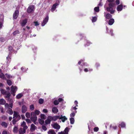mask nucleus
I'll list each match as a JSON object with an SVG mask.
<instances>
[{
	"mask_svg": "<svg viewBox=\"0 0 134 134\" xmlns=\"http://www.w3.org/2000/svg\"><path fill=\"white\" fill-rule=\"evenodd\" d=\"M11 92H16L15 90H16L17 89V87L16 86H15L14 87L13 86H12L11 87Z\"/></svg>",
	"mask_w": 134,
	"mask_h": 134,
	"instance_id": "obj_18",
	"label": "nucleus"
},
{
	"mask_svg": "<svg viewBox=\"0 0 134 134\" xmlns=\"http://www.w3.org/2000/svg\"><path fill=\"white\" fill-rule=\"evenodd\" d=\"M38 122L41 125H43L44 123V121L43 120L39 119L38 120Z\"/></svg>",
	"mask_w": 134,
	"mask_h": 134,
	"instance_id": "obj_28",
	"label": "nucleus"
},
{
	"mask_svg": "<svg viewBox=\"0 0 134 134\" xmlns=\"http://www.w3.org/2000/svg\"><path fill=\"white\" fill-rule=\"evenodd\" d=\"M24 130L23 128H20L19 129V133L20 134H24L25 133H24Z\"/></svg>",
	"mask_w": 134,
	"mask_h": 134,
	"instance_id": "obj_27",
	"label": "nucleus"
},
{
	"mask_svg": "<svg viewBox=\"0 0 134 134\" xmlns=\"http://www.w3.org/2000/svg\"><path fill=\"white\" fill-rule=\"evenodd\" d=\"M2 119L3 120H5L7 119V117L4 115L3 116L1 117Z\"/></svg>",
	"mask_w": 134,
	"mask_h": 134,
	"instance_id": "obj_53",
	"label": "nucleus"
},
{
	"mask_svg": "<svg viewBox=\"0 0 134 134\" xmlns=\"http://www.w3.org/2000/svg\"><path fill=\"white\" fill-rule=\"evenodd\" d=\"M105 17L107 19H109L112 17V15L108 13L106 14Z\"/></svg>",
	"mask_w": 134,
	"mask_h": 134,
	"instance_id": "obj_19",
	"label": "nucleus"
},
{
	"mask_svg": "<svg viewBox=\"0 0 134 134\" xmlns=\"http://www.w3.org/2000/svg\"><path fill=\"white\" fill-rule=\"evenodd\" d=\"M70 120L71 124H73L74 123V119L73 118H70Z\"/></svg>",
	"mask_w": 134,
	"mask_h": 134,
	"instance_id": "obj_36",
	"label": "nucleus"
},
{
	"mask_svg": "<svg viewBox=\"0 0 134 134\" xmlns=\"http://www.w3.org/2000/svg\"><path fill=\"white\" fill-rule=\"evenodd\" d=\"M19 11L18 10H16L13 14V18L14 19H16L19 15Z\"/></svg>",
	"mask_w": 134,
	"mask_h": 134,
	"instance_id": "obj_5",
	"label": "nucleus"
},
{
	"mask_svg": "<svg viewBox=\"0 0 134 134\" xmlns=\"http://www.w3.org/2000/svg\"><path fill=\"white\" fill-rule=\"evenodd\" d=\"M23 96V94L22 93H20L17 94L16 96V98L17 99H19Z\"/></svg>",
	"mask_w": 134,
	"mask_h": 134,
	"instance_id": "obj_25",
	"label": "nucleus"
},
{
	"mask_svg": "<svg viewBox=\"0 0 134 134\" xmlns=\"http://www.w3.org/2000/svg\"><path fill=\"white\" fill-rule=\"evenodd\" d=\"M100 66V65L99 63H96L95 64V66L97 68L99 67Z\"/></svg>",
	"mask_w": 134,
	"mask_h": 134,
	"instance_id": "obj_63",
	"label": "nucleus"
},
{
	"mask_svg": "<svg viewBox=\"0 0 134 134\" xmlns=\"http://www.w3.org/2000/svg\"><path fill=\"white\" fill-rule=\"evenodd\" d=\"M115 2L116 4L117 5H118L120 3V1L119 0H116Z\"/></svg>",
	"mask_w": 134,
	"mask_h": 134,
	"instance_id": "obj_56",
	"label": "nucleus"
},
{
	"mask_svg": "<svg viewBox=\"0 0 134 134\" xmlns=\"http://www.w3.org/2000/svg\"><path fill=\"white\" fill-rule=\"evenodd\" d=\"M23 129L24 130V133H25L26 130L28 128V127L26 125H25L24 126H23Z\"/></svg>",
	"mask_w": 134,
	"mask_h": 134,
	"instance_id": "obj_33",
	"label": "nucleus"
},
{
	"mask_svg": "<svg viewBox=\"0 0 134 134\" xmlns=\"http://www.w3.org/2000/svg\"><path fill=\"white\" fill-rule=\"evenodd\" d=\"M13 132L14 133H16L18 131V128L16 126H15L13 129Z\"/></svg>",
	"mask_w": 134,
	"mask_h": 134,
	"instance_id": "obj_30",
	"label": "nucleus"
},
{
	"mask_svg": "<svg viewBox=\"0 0 134 134\" xmlns=\"http://www.w3.org/2000/svg\"><path fill=\"white\" fill-rule=\"evenodd\" d=\"M14 113L13 119H16L18 121L19 120L21 119V117L19 113L15 111H14Z\"/></svg>",
	"mask_w": 134,
	"mask_h": 134,
	"instance_id": "obj_2",
	"label": "nucleus"
},
{
	"mask_svg": "<svg viewBox=\"0 0 134 134\" xmlns=\"http://www.w3.org/2000/svg\"><path fill=\"white\" fill-rule=\"evenodd\" d=\"M42 128L44 131H46L47 130V128L44 125H43L42 126Z\"/></svg>",
	"mask_w": 134,
	"mask_h": 134,
	"instance_id": "obj_50",
	"label": "nucleus"
},
{
	"mask_svg": "<svg viewBox=\"0 0 134 134\" xmlns=\"http://www.w3.org/2000/svg\"><path fill=\"white\" fill-rule=\"evenodd\" d=\"M35 26H37L39 25V24L38 23L37 21H34V22Z\"/></svg>",
	"mask_w": 134,
	"mask_h": 134,
	"instance_id": "obj_55",
	"label": "nucleus"
},
{
	"mask_svg": "<svg viewBox=\"0 0 134 134\" xmlns=\"http://www.w3.org/2000/svg\"><path fill=\"white\" fill-rule=\"evenodd\" d=\"M75 114L74 113H72L71 114L70 116L71 117H73L75 116Z\"/></svg>",
	"mask_w": 134,
	"mask_h": 134,
	"instance_id": "obj_62",
	"label": "nucleus"
},
{
	"mask_svg": "<svg viewBox=\"0 0 134 134\" xmlns=\"http://www.w3.org/2000/svg\"><path fill=\"white\" fill-rule=\"evenodd\" d=\"M92 69H90L89 70H88V69L87 68H85L84 69V71L85 72H87L88 71H92Z\"/></svg>",
	"mask_w": 134,
	"mask_h": 134,
	"instance_id": "obj_47",
	"label": "nucleus"
},
{
	"mask_svg": "<svg viewBox=\"0 0 134 134\" xmlns=\"http://www.w3.org/2000/svg\"><path fill=\"white\" fill-rule=\"evenodd\" d=\"M43 112L45 113H47L48 112L47 110L46 109H43Z\"/></svg>",
	"mask_w": 134,
	"mask_h": 134,
	"instance_id": "obj_64",
	"label": "nucleus"
},
{
	"mask_svg": "<svg viewBox=\"0 0 134 134\" xmlns=\"http://www.w3.org/2000/svg\"><path fill=\"white\" fill-rule=\"evenodd\" d=\"M1 125L4 128H6L7 127L8 125L6 122L2 121L1 122Z\"/></svg>",
	"mask_w": 134,
	"mask_h": 134,
	"instance_id": "obj_16",
	"label": "nucleus"
},
{
	"mask_svg": "<svg viewBox=\"0 0 134 134\" xmlns=\"http://www.w3.org/2000/svg\"><path fill=\"white\" fill-rule=\"evenodd\" d=\"M52 112L54 113H57L58 111V110L56 107H53L52 108Z\"/></svg>",
	"mask_w": 134,
	"mask_h": 134,
	"instance_id": "obj_15",
	"label": "nucleus"
},
{
	"mask_svg": "<svg viewBox=\"0 0 134 134\" xmlns=\"http://www.w3.org/2000/svg\"><path fill=\"white\" fill-rule=\"evenodd\" d=\"M59 117V115H57L56 116H49L48 117V118L50 120H51V121H55L58 119Z\"/></svg>",
	"mask_w": 134,
	"mask_h": 134,
	"instance_id": "obj_3",
	"label": "nucleus"
},
{
	"mask_svg": "<svg viewBox=\"0 0 134 134\" xmlns=\"http://www.w3.org/2000/svg\"><path fill=\"white\" fill-rule=\"evenodd\" d=\"M0 110L2 113H4V109L3 107H0Z\"/></svg>",
	"mask_w": 134,
	"mask_h": 134,
	"instance_id": "obj_51",
	"label": "nucleus"
},
{
	"mask_svg": "<svg viewBox=\"0 0 134 134\" xmlns=\"http://www.w3.org/2000/svg\"><path fill=\"white\" fill-rule=\"evenodd\" d=\"M25 120L26 122L28 123H31V121L29 119H25Z\"/></svg>",
	"mask_w": 134,
	"mask_h": 134,
	"instance_id": "obj_54",
	"label": "nucleus"
},
{
	"mask_svg": "<svg viewBox=\"0 0 134 134\" xmlns=\"http://www.w3.org/2000/svg\"><path fill=\"white\" fill-rule=\"evenodd\" d=\"M26 117L27 118H30V113L29 112H27L25 114Z\"/></svg>",
	"mask_w": 134,
	"mask_h": 134,
	"instance_id": "obj_37",
	"label": "nucleus"
},
{
	"mask_svg": "<svg viewBox=\"0 0 134 134\" xmlns=\"http://www.w3.org/2000/svg\"><path fill=\"white\" fill-rule=\"evenodd\" d=\"M8 49L10 51H11L12 49V46H9L8 47Z\"/></svg>",
	"mask_w": 134,
	"mask_h": 134,
	"instance_id": "obj_61",
	"label": "nucleus"
},
{
	"mask_svg": "<svg viewBox=\"0 0 134 134\" xmlns=\"http://www.w3.org/2000/svg\"><path fill=\"white\" fill-rule=\"evenodd\" d=\"M53 127L54 129H59L60 128V126L57 123H55L53 125Z\"/></svg>",
	"mask_w": 134,
	"mask_h": 134,
	"instance_id": "obj_12",
	"label": "nucleus"
},
{
	"mask_svg": "<svg viewBox=\"0 0 134 134\" xmlns=\"http://www.w3.org/2000/svg\"><path fill=\"white\" fill-rule=\"evenodd\" d=\"M30 109L31 110H33L34 109V105L33 104L31 105L30 106Z\"/></svg>",
	"mask_w": 134,
	"mask_h": 134,
	"instance_id": "obj_46",
	"label": "nucleus"
},
{
	"mask_svg": "<svg viewBox=\"0 0 134 134\" xmlns=\"http://www.w3.org/2000/svg\"><path fill=\"white\" fill-rule=\"evenodd\" d=\"M6 80L7 83L8 85L10 86L12 85V83L11 81L9 79H6Z\"/></svg>",
	"mask_w": 134,
	"mask_h": 134,
	"instance_id": "obj_26",
	"label": "nucleus"
},
{
	"mask_svg": "<svg viewBox=\"0 0 134 134\" xmlns=\"http://www.w3.org/2000/svg\"><path fill=\"white\" fill-rule=\"evenodd\" d=\"M120 126L122 128L125 127V125L124 123L122 122L120 124Z\"/></svg>",
	"mask_w": 134,
	"mask_h": 134,
	"instance_id": "obj_38",
	"label": "nucleus"
},
{
	"mask_svg": "<svg viewBox=\"0 0 134 134\" xmlns=\"http://www.w3.org/2000/svg\"><path fill=\"white\" fill-rule=\"evenodd\" d=\"M49 19V17L48 15L46 16V18L43 20V21L42 24V26H44L48 22Z\"/></svg>",
	"mask_w": 134,
	"mask_h": 134,
	"instance_id": "obj_4",
	"label": "nucleus"
},
{
	"mask_svg": "<svg viewBox=\"0 0 134 134\" xmlns=\"http://www.w3.org/2000/svg\"><path fill=\"white\" fill-rule=\"evenodd\" d=\"M31 117H35V116H37L35 114V113L33 112H32L31 114Z\"/></svg>",
	"mask_w": 134,
	"mask_h": 134,
	"instance_id": "obj_39",
	"label": "nucleus"
},
{
	"mask_svg": "<svg viewBox=\"0 0 134 134\" xmlns=\"http://www.w3.org/2000/svg\"><path fill=\"white\" fill-rule=\"evenodd\" d=\"M123 8V5L121 4L120 5H118L116 8V9L118 11H121L122 10Z\"/></svg>",
	"mask_w": 134,
	"mask_h": 134,
	"instance_id": "obj_9",
	"label": "nucleus"
},
{
	"mask_svg": "<svg viewBox=\"0 0 134 134\" xmlns=\"http://www.w3.org/2000/svg\"><path fill=\"white\" fill-rule=\"evenodd\" d=\"M99 130V128L98 127H95L94 128V132H97Z\"/></svg>",
	"mask_w": 134,
	"mask_h": 134,
	"instance_id": "obj_48",
	"label": "nucleus"
},
{
	"mask_svg": "<svg viewBox=\"0 0 134 134\" xmlns=\"http://www.w3.org/2000/svg\"><path fill=\"white\" fill-rule=\"evenodd\" d=\"M18 120L16 119H13L12 121L13 124V125H15L17 122L18 121Z\"/></svg>",
	"mask_w": 134,
	"mask_h": 134,
	"instance_id": "obj_34",
	"label": "nucleus"
},
{
	"mask_svg": "<svg viewBox=\"0 0 134 134\" xmlns=\"http://www.w3.org/2000/svg\"><path fill=\"white\" fill-rule=\"evenodd\" d=\"M115 0H107L109 3L108 4V7L106 8V10L108 12H110V14H113L114 13L115 10L113 9L115 6V3H113Z\"/></svg>",
	"mask_w": 134,
	"mask_h": 134,
	"instance_id": "obj_1",
	"label": "nucleus"
},
{
	"mask_svg": "<svg viewBox=\"0 0 134 134\" xmlns=\"http://www.w3.org/2000/svg\"><path fill=\"white\" fill-rule=\"evenodd\" d=\"M7 112L9 114L11 115H12L13 113L12 109L9 108H8L7 111Z\"/></svg>",
	"mask_w": 134,
	"mask_h": 134,
	"instance_id": "obj_23",
	"label": "nucleus"
},
{
	"mask_svg": "<svg viewBox=\"0 0 134 134\" xmlns=\"http://www.w3.org/2000/svg\"><path fill=\"white\" fill-rule=\"evenodd\" d=\"M6 91L5 90H4L3 89H2V88L0 89V91L1 92V93L3 95L5 93Z\"/></svg>",
	"mask_w": 134,
	"mask_h": 134,
	"instance_id": "obj_41",
	"label": "nucleus"
},
{
	"mask_svg": "<svg viewBox=\"0 0 134 134\" xmlns=\"http://www.w3.org/2000/svg\"><path fill=\"white\" fill-rule=\"evenodd\" d=\"M36 126L34 124H32L31 126L30 131L31 132H33L36 129Z\"/></svg>",
	"mask_w": 134,
	"mask_h": 134,
	"instance_id": "obj_11",
	"label": "nucleus"
},
{
	"mask_svg": "<svg viewBox=\"0 0 134 134\" xmlns=\"http://www.w3.org/2000/svg\"><path fill=\"white\" fill-rule=\"evenodd\" d=\"M63 100V99L62 98H59L58 99V101L59 102H61Z\"/></svg>",
	"mask_w": 134,
	"mask_h": 134,
	"instance_id": "obj_58",
	"label": "nucleus"
},
{
	"mask_svg": "<svg viewBox=\"0 0 134 134\" xmlns=\"http://www.w3.org/2000/svg\"><path fill=\"white\" fill-rule=\"evenodd\" d=\"M94 11L97 12H98L99 11V7H96L94 8Z\"/></svg>",
	"mask_w": 134,
	"mask_h": 134,
	"instance_id": "obj_35",
	"label": "nucleus"
},
{
	"mask_svg": "<svg viewBox=\"0 0 134 134\" xmlns=\"http://www.w3.org/2000/svg\"><path fill=\"white\" fill-rule=\"evenodd\" d=\"M114 22V19L113 18H111L109 21L108 24L110 25H111L113 24Z\"/></svg>",
	"mask_w": 134,
	"mask_h": 134,
	"instance_id": "obj_17",
	"label": "nucleus"
},
{
	"mask_svg": "<svg viewBox=\"0 0 134 134\" xmlns=\"http://www.w3.org/2000/svg\"><path fill=\"white\" fill-rule=\"evenodd\" d=\"M97 20V18L96 16L93 17L92 21L93 22H94L96 21Z\"/></svg>",
	"mask_w": 134,
	"mask_h": 134,
	"instance_id": "obj_45",
	"label": "nucleus"
},
{
	"mask_svg": "<svg viewBox=\"0 0 134 134\" xmlns=\"http://www.w3.org/2000/svg\"><path fill=\"white\" fill-rule=\"evenodd\" d=\"M5 104V107L6 108H8L9 107V106L8 103H6Z\"/></svg>",
	"mask_w": 134,
	"mask_h": 134,
	"instance_id": "obj_57",
	"label": "nucleus"
},
{
	"mask_svg": "<svg viewBox=\"0 0 134 134\" xmlns=\"http://www.w3.org/2000/svg\"><path fill=\"white\" fill-rule=\"evenodd\" d=\"M58 5V3H55L52 5L51 9V10L52 12H53V11L55 10L56 8V7Z\"/></svg>",
	"mask_w": 134,
	"mask_h": 134,
	"instance_id": "obj_8",
	"label": "nucleus"
},
{
	"mask_svg": "<svg viewBox=\"0 0 134 134\" xmlns=\"http://www.w3.org/2000/svg\"><path fill=\"white\" fill-rule=\"evenodd\" d=\"M48 134H56V133L53 130H50L48 132Z\"/></svg>",
	"mask_w": 134,
	"mask_h": 134,
	"instance_id": "obj_22",
	"label": "nucleus"
},
{
	"mask_svg": "<svg viewBox=\"0 0 134 134\" xmlns=\"http://www.w3.org/2000/svg\"><path fill=\"white\" fill-rule=\"evenodd\" d=\"M45 115L44 114H41L40 115L41 118L43 119L44 120L45 119Z\"/></svg>",
	"mask_w": 134,
	"mask_h": 134,
	"instance_id": "obj_49",
	"label": "nucleus"
},
{
	"mask_svg": "<svg viewBox=\"0 0 134 134\" xmlns=\"http://www.w3.org/2000/svg\"><path fill=\"white\" fill-rule=\"evenodd\" d=\"M44 102L42 98H40L39 100V103L40 104H42Z\"/></svg>",
	"mask_w": 134,
	"mask_h": 134,
	"instance_id": "obj_43",
	"label": "nucleus"
},
{
	"mask_svg": "<svg viewBox=\"0 0 134 134\" xmlns=\"http://www.w3.org/2000/svg\"><path fill=\"white\" fill-rule=\"evenodd\" d=\"M6 103L5 100L3 99H0V104L2 105H4Z\"/></svg>",
	"mask_w": 134,
	"mask_h": 134,
	"instance_id": "obj_24",
	"label": "nucleus"
},
{
	"mask_svg": "<svg viewBox=\"0 0 134 134\" xmlns=\"http://www.w3.org/2000/svg\"><path fill=\"white\" fill-rule=\"evenodd\" d=\"M58 119H62V120L63 122H64L66 120H67V118L65 116H63L62 115L61 116L59 115V117Z\"/></svg>",
	"mask_w": 134,
	"mask_h": 134,
	"instance_id": "obj_7",
	"label": "nucleus"
},
{
	"mask_svg": "<svg viewBox=\"0 0 134 134\" xmlns=\"http://www.w3.org/2000/svg\"><path fill=\"white\" fill-rule=\"evenodd\" d=\"M27 22V20L25 19L23 20L21 23V25L22 27L24 26Z\"/></svg>",
	"mask_w": 134,
	"mask_h": 134,
	"instance_id": "obj_14",
	"label": "nucleus"
},
{
	"mask_svg": "<svg viewBox=\"0 0 134 134\" xmlns=\"http://www.w3.org/2000/svg\"><path fill=\"white\" fill-rule=\"evenodd\" d=\"M69 131V128L68 127H66L64 130V133L65 134H68Z\"/></svg>",
	"mask_w": 134,
	"mask_h": 134,
	"instance_id": "obj_42",
	"label": "nucleus"
},
{
	"mask_svg": "<svg viewBox=\"0 0 134 134\" xmlns=\"http://www.w3.org/2000/svg\"><path fill=\"white\" fill-rule=\"evenodd\" d=\"M27 110V108L26 106L24 105L22 106L21 108V111L23 113H25Z\"/></svg>",
	"mask_w": 134,
	"mask_h": 134,
	"instance_id": "obj_10",
	"label": "nucleus"
},
{
	"mask_svg": "<svg viewBox=\"0 0 134 134\" xmlns=\"http://www.w3.org/2000/svg\"><path fill=\"white\" fill-rule=\"evenodd\" d=\"M36 115H38L40 113V112L38 110H35L34 112Z\"/></svg>",
	"mask_w": 134,
	"mask_h": 134,
	"instance_id": "obj_40",
	"label": "nucleus"
},
{
	"mask_svg": "<svg viewBox=\"0 0 134 134\" xmlns=\"http://www.w3.org/2000/svg\"><path fill=\"white\" fill-rule=\"evenodd\" d=\"M26 123L25 121H23V123L21 124V126L23 127V126H24L25 125H26Z\"/></svg>",
	"mask_w": 134,
	"mask_h": 134,
	"instance_id": "obj_59",
	"label": "nucleus"
},
{
	"mask_svg": "<svg viewBox=\"0 0 134 134\" xmlns=\"http://www.w3.org/2000/svg\"><path fill=\"white\" fill-rule=\"evenodd\" d=\"M4 39L3 37L0 38V41L1 42H4Z\"/></svg>",
	"mask_w": 134,
	"mask_h": 134,
	"instance_id": "obj_60",
	"label": "nucleus"
},
{
	"mask_svg": "<svg viewBox=\"0 0 134 134\" xmlns=\"http://www.w3.org/2000/svg\"><path fill=\"white\" fill-rule=\"evenodd\" d=\"M53 103L55 105H57L59 104V102L58 100H55L54 101Z\"/></svg>",
	"mask_w": 134,
	"mask_h": 134,
	"instance_id": "obj_44",
	"label": "nucleus"
},
{
	"mask_svg": "<svg viewBox=\"0 0 134 134\" xmlns=\"http://www.w3.org/2000/svg\"><path fill=\"white\" fill-rule=\"evenodd\" d=\"M10 96L11 94L10 92H9V93H7L6 95H5V98H7L8 99H9Z\"/></svg>",
	"mask_w": 134,
	"mask_h": 134,
	"instance_id": "obj_29",
	"label": "nucleus"
},
{
	"mask_svg": "<svg viewBox=\"0 0 134 134\" xmlns=\"http://www.w3.org/2000/svg\"><path fill=\"white\" fill-rule=\"evenodd\" d=\"M110 128H113L115 130V129H117V127L116 126H112V125H111L110 126Z\"/></svg>",
	"mask_w": 134,
	"mask_h": 134,
	"instance_id": "obj_52",
	"label": "nucleus"
},
{
	"mask_svg": "<svg viewBox=\"0 0 134 134\" xmlns=\"http://www.w3.org/2000/svg\"><path fill=\"white\" fill-rule=\"evenodd\" d=\"M30 119L33 122H35L37 120V116L31 117Z\"/></svg>",
	"mask_w": 134,
	"mask_h": 134,
	"instance_id": "obj_20",
	"label": "nucleus"
},
{
	"mask_svg": "<svg viewBox=\"0 0 134 134\" xmlns=\"http://www.w3.org/2000/svg\"><path fill=\"white\" fill-rule=\"evenodd\" d=\"M7 78L8 79H9L10 78H14V76H12L10 75L9 74L7 73H6L5 74Z\"/></svg>",
	"mask_w": 134,
	"mask_h": 134,
	"instance_id": "obj_21",
	"label": "nucleus"
},
{
	"mask_svg": "<svg viewBox=\"0 0 134 134\" xmlns=\"http://www.w3.org/2000/svg\"><path fill=\"white\" fill-rule=\"evenodd\" d=\"M0 78H1L3 80H6V78L4 74L2 72L0 73Z\"/></svg>",
	"mask_w": 134,
	"mask_h": 134,
	"instance_id": "obj_13",
	"label": "nucleus"
},
{
	"mask_svg": "<svg viewBox=\"0 0 134 134\" xmlns=\"http://www.w3.org/2000/svg\"><path fill=\"white\" fill-rule=\"evenodd\" d=\"M34 7L33 5H31L29 7L27 10V12L29 13H31L33 10Z\"/></svg>",
	"mask_w": 134,
	"mask_h": 134,
	"instance_id": "obj_6",
	"label": "nucleus"
},
{
	"mask_svg": "<svg viewBox=\"0 0 134 134\" xmlns=\"http://www.w3.org/2000/svg\"><path fill=\"white\" fill-rule=\"evenodd\" d=\"M20 33V32L18 30H16L14 31L13 33L14 35H15L17 34H19Z\"/></svg>",
	"mask_w": 134,
	"mask_h": 134,
	"instance_id": "obj_32",
	"label": "nucleus"
},
{
	"mask_svg": "<svg viewBox=\"0 0 134 134\" xmlns=\"http://www.w3.org/2000/svg\"><path fill=\"white\" fill-rule=\"evenodd\" d=\"M51 120L48 118V119L46 120L45 121V123L46 124H48L51 123Z\"/></svg>",
	"mask_w": 134,
	"mask_h": 134,
	"instance_id": "obj_31",
	"label": "nucleus"
}]
</instances>
